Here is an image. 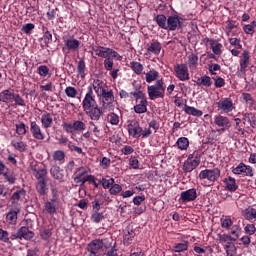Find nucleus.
<instances>
[{
    "mask_svg": "<svg viewBox=\"0 0 256 256\" xmlns=\"http://www.w3.org/2000/svg\"><path fill=\"white\" fill-rule=\"evenodd\" d=\"M82 109L91 121H99L103 115V110L99 108L97 100H95V96L93 95V86L88 87V92L82 101Z\"/></svg>",
    "mask_w": 256,
    "mask_h": 256,
    "instance_id": "f257e3e1",
    "label": "nucleus"
},
{
    "mask_svg": "<svg viewBox=\"0 0 256 256\" xmlns=\"http://www.w3.org/2000/svg\"><path fill=\"white\" fill-rule=\"evenodd\" d=\"M103 247L104 249H109V247H111V242H109V239L104 238L92 240L87 246L88 256L103 255L101 254Z\"/></svg>",
    "mask_w": 256,
    "mask_h": 256,
    "instance_id": "f03ea898",
    "label": "nucleus"
},
{
    "mask_svg": "<svg viewBox=\"0 0 256 256\" xmlns=\"http://www.w3.org/2000/svg\"><path fill=\"white\" fill-rule=\"evenodd\" d=\"M25 223L27 226H22L17 232L11 234L10 239L12 241H15V239H26V241H30V239L35 237V233L29 230V228L33 227V220L26 219Z\"/></svg>",
    "mask_w": 256,
    "mask_h": 256,
    "instance_id": "7ed1b4c3",
    "label": "nucleus"
},
{
    "mask_svg": "<svg viewBox=\"0 0 256 256\" xmlns=\"http://www.w3.org/2000/svg\"><path fill=\"white\" fill-rule=\"evenodd\" d=\"M147 90L151 101L165 97V83L162 80H157L155 85L148 86Z\"/></svg>",
    "mask_w": 256,
    "mask_h": 256,
    "instance_id": "20e7f679",
    "label": "nucleus"
},
{
    "mask_svg": "<svg viewBox=\"0 0 256 256\" xmlns=\"http://www.w3.org/2000/svg\"><path fill=\"white\" fill-rule=\"evenodd\" d=\"M221 177V170L219 168L205 169L199 173L198 178L200 181H208L209 183H215Z\"/></svg>",
    "mask_w": 256,
    "mask_h": 256,
    "instance_id": "39448f33",
    "label": "nucleus"
},
{
    "mask_svg": "<svg viewBox=\"0 0 256 256\" xmlns=\"http://www.w3.org/2000/svg\"><path fill=\"white\" fill-rule=\"evenodd\" d=\"M174 73L179 81H189V67L187 64H177L174 66Z\"/></svg>",
    "mask_w": 256,
    "mask_h": 256,
    "instance_id": "423d86ee",
    "label": "nucleus"
},
{
    "mask_svg": "<svg viewBox=\"0 0 256 256\" xmlns=\"http://www.w3.org/2000/svg\"><path fill=\"white\" fill-rule=\"evenodd\" d=\"M182 20L183 18L178 15L168 16L166 30L177 31V29H183V23H181Z\"/></svg>",
    "mask_w": 256,
    "mask_h": 256,
    "instance_id": "0eeeda50",
    "label": "nucleus"
},
{
    "mask_svg": "<svg viewBox=\"0 0 256 256\" xmlns=\"http://www.w3.org/2000/svg\"><path fill=\"white\" fill-rule=\"evenodd\" d=\"M214 125H216V127H219L218 132H225L226 129H229V127H231V121L227 116L218 114L214 116Z\"/></svg>",
    "mask_w": 256,
    "mask_h": 256,
    "instance_id": "6e6552de",
    "label": "nucleus"
},
{
    "mask_svg": "<svg viewBox=\"0 0 256 256\" xmlns=\"http://www.w3.org/2000/svg\"><path fill=\"white\" fill-rule=\"evenodd\" d=\"M217 108L221 113H231L235 109V105H233L231 98H222L217 102Z\"/></svg>",
    "mask_w": 256,
    "mask_h": 256,
    "instance_id": "1a4fd4ad",
    "label": "nucleus"
},
{
    "mask_svg": "<svg viewBox=\"0 0 256 256\" xmlns=\"http://www.w3.org/2000/svg\"><path fill=\"white\" fill-rule=\"evenodd\" d=\"M128 133L134 139H139V137H141V133H143V128L139 125L137 120H131L128 124Z\"/></svg>",
    "mask_w": 256,
    "mask_h": 256,
    "instance_id": "9d476101",
    "label": "nucleus"
},
{
    "mask_svg": "<svg viewBox=\"0 0 256 256\" xmlns=\"http://www.w3.org/2000/svg\"><path fill=\"white\" fill-rule=\"evenodd\" d=\"M63 42L68 51H79L81 41L75 39L73 36H63Z\"/></svg>",
    "mask_w": 256,
    "mask_h": 256,
    "instance_id": "9b49d317",
    "label": "nucleus"
},
{
    "mask_svg": "<svg viewBox=\"0 0 256 256\" xmlns=\"http://www.w3.org/2000/svg\"><path fill=\"white\" fill-rule=\"evenodd\" d=\"M232 173H234V175L253 177V168L251 166L245 165V163L242 162L236 168H233Z\"/></svg>",
    "mask_w": 256,
    "mask_h": 256,
    "instance_id": "f8f14e48",
    "label": "nucleus"
},
{
    "mask_svg": "<svg viewBox=\"0 0 256 256\" xmlns=\"http://www.w3.org/2000/svg\"><path fill=\"white\" fill-rule=\"evenodd\" d=\"M195 199H197V189L195 188L188 189L180 194V201H183V203H189L195 201Z\"/></svg>",
    "mask_w": 256,
    "mask_h": 256,
    "instance_id": "ddd939ff",
    "label": "nucleus"
},
{
    "mask_svg": "<svg viewBox=\"0 0 256 256\" xmlns=\"http://www.w3.org/2000/svg\"><path fill=\"white\" fill-rule=\"evenodd\" d=\"M30 132L32 133V137L38 141H43V139H45V135L41 131V126L35 121L30 122Z\"/></svg>",
    "mask_w": 256,
    "mask_h": 256,
    "instance_id": "4468645a",
    "label": "nucleus"
},
{
    "mask_svg": "<svg viewBox=\"0 0 256 256\" xmlns=\"http://www.w3.org/2000/svg\"><path fill=\"white\" fill-rule=\"evenodd\" d=\"M191 157H193V155H189L188 159L183 164V171H185V173H191V171L199 167V160H193Z\"/></svg>",
    "mask_w": 256,
    "mask_h": 256,
    "instance_id": "2eb2a0df",
    "label": "nucleus"
},
{
    "mask_svg": "<svg viewBox=\"0 0 256 256\" xmlns=\"http://www.w3.org/2000/svg\"><path fill=\"white\" fill-rule=\"evenodd\" d=\"M249 61H251V55L248 50H244L240 56V71L243 72L249 67Z\"/></svg>",
    "mask_w": 256,
    "mask_h": 256,
    "instance_id": "dca6fc26",
    "label": "nucleus"
},
{
    "mask_svg": "<svg viewBox=\"0 0 256 256\" xmlns=\"http://www.w3.org/2000/svg\"><path fill=\"white\" fill-rule=\"evenodd\" d=\"M25 195H27V191H25V189L23 188L15 191L10 198L12 205H14V207H17V205H19V202L21 201V199H23V197H25Z\"/></svg>",
    "mask_w": 256,
    "mask_h": 256,
    "instance_id": "f3484780",
    "label": "nucleus"
},
{
    "mask_svg": "<svg viewBox=\"0 0 256 256\" xmlns=\"http://www.w3.org/2000/svg\"><path fill=\"white\" fill-rule=\"evenodd\" d=\"M98 97H102L103 107H105V105H111V103H113V101H115V96L113 95V90H109V91L102 90V93Z\"/></svg>",
    "mask_w": 256,
    "mask_h": 256,
    "instance_id": "a211bd4d",
    "label": "nucleus"
},
{
    "mask_svg": "<svg viewBox=\"0 0 256 256\" xmlns=\"http://www.w3.org/2000/svg\"><path fill=\"white\" fill-rule=\"evenodd\" d=\"M50 175L53 177V179H56V181H59L60 183H63V170L61 167L54 165L50 169Z\"/></svg>",
    "mask_w": 256,
    "mask_h": 256,
    "instance_id": "6ab92c4d",
    "label": "nucleus"
},
{
    "mask_svg": "<svg viewBox=\"0 0 256 256\" xmlns=\"http://www.w3.org/2000/svg\"><path fill=\"white\" fill-rule=\"evenodd\" d=\"M20 209L16 208L14 210H10L7 214H6V221L7 223H9V225H15V223H17V217L20 213Z\"/></svg>",
    "mask_w": 256,
    "mask_h": 256,
    "instance_id": "aec40b11",
    "label": "nucleus"
},
{
    "mask_svg": "<svg viewBox=\"0 0 256 256\" xmlns=\"http://www.w3.org/2000/svg\"><path fill=\"white\" fill-rule=\"evenodd\" d=\"M147 105H149V102H147V100H138V102H136V105L134 106L135 113L139 115L147 113Z\"/></svg>",
    "mask_w": 256,
    "mask_h": 256,
    "instance_id": "412c9836",
    "label": "nucleus"
},
{
    "mask_svg": "<svg viewBox=\"0 0 256 256\" xmlns=\"http://www.w3.org/2000/svg\"><path fill=\"white\" fill-rule=\"evenodd\" d=\"M92 51L96 53L97 57H102L106 59L109 57V48L103 46H92Z\"/></svg>",
    "mask_w": 256,
    "mask_h": 256,
    "instance_id": "4be33fe9",
    "label": "nucleus"
},
{
    "mask_svg": "<svg viewBox=\"0 0 256 256\" xmlns=\"http://www.w3.org/2000/svg\"><path fill=\"white\" fill-rule=\"evenodd\" d=\"M187 249H189V241L187 240L176 243L172 247V251H174V253H183L184 251H187Z\"/></svg>",
    "mask_w": 256,
    "mask_h": 256,
    "instance_id": "5701e85b",
    "label": "nucleus"
},
{
    "mask_svg": "<svg viewBox=\"0 0 256 256\" xmlns=\"http://www.w3.org/2000/svg\"><path fill=\"white\" fill-rule=\"evenodd\" d=\"M242 215L246 221H253L256 219V209L248 207L242 212Z\"/></svg>",
    "mask_w": 256,
    "mask_h": 256,
    "instance_id": "b1692460",
    "label": "nucleus"
},
{
    "mask_svg": "<svg viewBox=\"0 0 256 256\" xmlns=\"http://www.w3.org/2000/svg\"><path fill=\"white\" fill-rule=\"evenodd\" d=\"M184 111L187 115H192L193 117H202L203 116V111L193 107V106H188L185 104Z\"/></svg>",
    "mask_w": 256,
    "mask_h": 256,
    "instance_id": "393cba45",
    "label": "nucleus"
},
{
    "mask_svg": "<svg viewBox=\"0 0 256 256\" xmlns=\"http://www.w3.org/2000/svg\"><path fill=\"white\" fill-rule=\"evenodd\" d=\"M41 123H42V127H44V129H49V127H51V125H53V117L51 116V113L43 114L41 117Z\"/></svg>",
    "mask_w": 256,
    "mask_h": 256,
    "instance_id": "a878e982",
    "label": "nucleus"
},
{
    "mask_svg": "<svg viewBox=\"0 0 256 256\" xmlns=\"http://www.w3.org/2000/svg\"><path fill=\"white\" fill-rule=\"evenodd\" d=\"M154 21H156L158 27H160V29H165L167 30V16L163 15V14H158L155 18Z\"/></svg>",
    "mask_w": 256,
    "mask_h": 256,
    "instance_id": "bb28decb",
    "label": "nucleus"
},
{
    "mask_svg": "<svg viewBox=\"0 0 256 256\" xmlns=\"http://www.w3.org/2000/svg\"><path fill=\"white\" fill-rule=\"evenodd\" d=\"M36 190L39 195H47V180H38Z\"/></svg>",
    "mask_w": 256,
    "mask_h": 256,
    "instance_id": "cd10ccee",
    "label": "nucleus"
},
{
    "mask_svg": "<svg viewBox=\"0 0 256 256\" xmlns=\"http://www.w3.org/2000/svg\"><path fill=\"white\" fill-rule=\"evenodd\" d=\"M196 84L199 85V87H201V85H203V87H211L213 81H211V77L204 75L197 79Z\"/></svg>",
    "mask_w": 256,
    "mask_h": 256,
    "instance_id": "c85d7f7f",
    "label": "nucleus"
},
{
    "mask_svg": "<svg viewBox=\"0 0 256 256\" xmlns=\"http://www.w3.org/2000/svg\"><path fill=\"white\" fill-rule=\"evenodd\" d=\"M34 171H36L35 178L37 181H47V168H38Z\"/></svg>",
    "mask_w": 256,
    "mask_h": 256,
    "instance_id": "c756f323",
    "label": "nucleus"
},
{
    "mask_svg": "<svg viewBox=\"0 0 256 256\" xmlns=\"http://www.w3.org/2000/svg\"><path fill=\"white\" fill-rule=\"evenodd\" d=\"M147 53H154V55H159L161 53V43L154 41L147 48Z\"/></svg>",
    "mask_w": 256,
    "mask_h": 256,
    "instance_id": "7c9ffc66",
    "label": "nucleus"
},
{
    "mask_svg": "<svg viewBox=\"0 0 256 256\" xmlns=\"http://www.w3.org/2000/svg\"><path fill=\"white\" fill-rule=\"evenodd\" d=\"M14 95L15 93L11 92V90H4L0 93V101L2 103H7L8 101H11V99H13Z\"/></svg>",
    "mask_w": 256,
    "mask_h": 256,
    "instance_id": "2f4dec72",
    "label": "nucleus"
},
{
    "mask_svg": "<svg viewBox=\"0 0 256 256\" xmlns=\"http://www.w3.org/2000/svg\"><path fill=\"white\" fill-rule=\"evenodd\" d=\"M2 175L4 177L5 183H8V185H15L17 181V176L14 173L6 171Z\"/></svg>",
    "mask_w": 256,
    "mask_h": 256,
    "instance_id": "473e14b6",
    "label": "nucleus"
},
{
    "mask_svg": "<svg viewBox=\"0 0 256 256\" xmlns=\"http://www.w3.org/2000/svg\"><path fill=\"white\" fill-rule=\"evenodd\" d=\"M176 144L178 145V149H180V151H187L189 148V139L187 137H180Z\"/></svg>",
    "mask_w": 256,
    "mask_h": 256,
    "instance_id": "72a5a7b5",
    "label": "nucleus"
},
{
    "mask_svg": "<svg viewBox=\"0 0 256 256\" xmlns=\"http://www.w3.org/2000/svg\"><path fill=\"white\" fill-rule=\"evenodd\" d=\"M103 85H105V83H103V81L99 79L94 80L93 82V89L95 93L98 95V97L103 93V91H105V88H103Z\"/></svg>",
    "mask_w": 256,
    "mask_h": 256,
    "instance_id": "f704fd0d",
    "label": "nucleus"
},
{
    "mask_svg": "<svg viewBox=\"0 0 256 256\" xmlns=\"http://www.w3.org/2000/svg\"><path fill=\"white\" fill-rule=\"evenodd\" d=\"M224 249L227 256H237V247L232 242H227Z\"/></svg>",
    "mask_w": 256,
    "mask_h": 256,
    "instance_id": "c9c22d12",
    "label": "nucleus"
},
{
    "mask_svg": "<svg viewBox=\"0 0 256 256\" xmlns=\"http://www.w3.org/2000/svg\"><path fill=\"white\" fill-rule=\"evenodd\" d=\"M199 63V57L197 54H190L188 56V67L189 69H197V64Z\"/></svg>",
    "mask_w": 256,
    "mask_h": 256,
    "instance_id": "e433bc0d",
    "label": "nucleus"
},
{
    "mask_svg": "<svg viewBox=\"0 0 256 256\" xmlns=\"http://www.w3.org/2000/svg\"><path fill=\"white\" fill-rule=\"evenodd\" d=\"M159 77V72L157 70H150L146 73V83H153V81H157Z\"/></svg>",
    "mask_w": 256,
    "mask_h": 256,
    "instance_id": "4c0bfd02",
    "label": "nucleus"
},
{
    "mask_svg": "<svg viewBox=\"0 0 256 256\" xmlns=\"http://www.w3.org/2000/svg\"><path fill=\"white\" fill-rule=\"evenodd\" d=\"M130 68L132 71H134V73H136V75H141V73H143V64L139 62H130Z\"/></svg>",
    "mask_w": 256,
    "mask_h": 256,
    "instance_id": "58836bf2",
    "label": "nucleus"
},
{
    "mask_svg": "<svg viewBox=\"0 0 256 256\" xmlns=\"http://www.w3.org/2000/svg\"><path fill=\"white\" fill-rule=\"evenodd\" d=\"M226 187L228 191H237L239 186H237V182H235V178L228 177L226 179Z\"/></svg>",
    "mask_w": 256,
    "mask_h": 256,
    "instance_id": "ea45409f",
    "label": "nucleus"
},
{
    "mask_svg": "<svg viewBox=\"0 0 256 256\" xmlns=\"http://www.w3.org/2000/svg\"><path fill=\"white\" fill-rule=\"evenodd\" d=\"M133 239H135V232H133V230H128L124 235V245L129 247V245L133 243Z\"/></svg>",
    "mask_w": 256,
    "mask_h": 256,
    "instance_id": "a19ab883",
    "label": "nucleus"
},
{
    "mask_svg": "<svg viewBox=\"0 0 256 256\" xmlns=\"http://www.w3.org/2000/svg\"><path fill=\"white\" fill-rule=\"evenodd\" d=\"M11 145H12L17 151H20V152L27 151V144L24 143L23 141L17 142V141H15V140H12Z\"/></svg>",
    "mask_w": 256,
    "mask_h": 256,
    "instance_id": "79ce46f5",
    "label": "nucleus"
},
{
    "mask_svg": "<svg viewBox=\"0 0 256 256\" xmlns=\"http://www.w3.org/2000/svg\"><path fill=\"white\" fill-rule=\"evenodd\" d=\"M57 209H59V206L56 204H53L51 202L45 203V211L49 213V215H54V213H57Z\"/></svg>",
    "mask_w": 256,
    "mask_h": 256,
    "instance_id": "37998d69",
    "label": "nucleus"
},
{
    "mask_svg": "<svg viewBox=\"0 0 256 256\" xmlns=\"http://www.w3.org/2000/svg\"><path fill=\"white\" fill-rule=\"evenodd\" d=\"M130 95H133L135 98L136 103H139V101L147 100V97H145V93L141 90H135L134 92H131Z\"/></svg>",
    "mask_w": 256,
    "mask_h": 256,
    "instance_id": "c03bdc74",
    "label": "nucleus"
},
{
    "mask_svg": "<svg viewBox=\"0 0 256 256\" xmlns=\"http://www.w3.org/2000/svg\"><path fill=\"white\" fill-rule=\"evenodd\" d=\"M65 93L67 97H70L71 99H75V97H77L79 92L77 91V89H75V87L68 86L65 89Z\"/></svg>",
    "mask_w": 256,
    "mask_h": 256,
    "instance_id": "a18cd8bd",
    "label": "nucleus"
},
{
    "mask_svg": "<svg viewBox=\"0 0 256 256\" xmlns=\"http://www.w3.org/2000/svg\"><path fill=\"white\" fill-rule=\"evenodd\" d=\"M100 183H102V187H103L104 189H109V188H111V186L115 183V179H114V178H109V179H107V178H102V179L100 180Z\"/></svg>",
    "mask_w": 256,
    "mask_h": 256,
    "instance_id": "49530a36",
    "label": "nucleus"
},
{
    "mask_svg": "<svg viewBox=\"0 0 256 256\" xmlns=\"http://www.w3.org/2000/svg\"><path fill=\"white\" fill-rule=\"evenodd\" d=\"M11 236L9 237V232L0 228V241L3 243H11Z\"/></svg>",
    "mask_w": 256,
    "mask_h": 256,
    "instance_id": "de8ad7c7",
    "label": "nucleus"
},
{
    "mask_svg": "<svg viewBox=\"0 0 256 256\" xmlns=\"http://www.w3.org/2000/svg\"><path fill=\"white\" fill-rule=\"evenodd\" d=\"M244 121H247L251 125V127H255V114L253 113H245L243 115Z\"/></svg>",
    "mask_w": 256,
    "mask_h": 256,
    "instance_id": "09e8293b",
    "label": "nucleus"
},
{
    "mask_svg": "<svg viewBox=\"0 0 256 256\" xmlns=\"http://www.w3.org/2000/svg\"><path fill=\"white\" fill-rule=\"evenodd\" d=\"M101 256H119L117 253V246L112 245L109 247V250H106Z\"/></svg>",
    "mask_w": 256,
    "mask_h": 256,
    "instance_id": "8fccbe9b",
    "label": "nucleus"
},
{
    "mask_svg": "<svg viewBox=\"0 0 256 256\" xmlns=\"http://www.w3.org/2000/svg\"><path fill=\"white\" fill-rule=\"evenodd\" d=\"M54 161H65V152L62 150H56L53 153Z\"/></svg>",
    "mask_w": 256,
    "mask_h": 256,
    "instance_id": "3c124183",
    "label": "nucleus"
},
{
    "mask_svg": "<svg viewBox=\"0 0 256 256\" xmlns=\"http://www.w3.org/2000/svg\"><path fill=\"white\" fill-rule=\"evenodd\" d=\"M91 219L93 221V223H101V221H103V219H105V216L103 215V213H99L97 211L93 212Z\"/></svg>",
    "mask_w": 256,
    "mask_h": 256,
    "instance_id": "603ef678",
    "label": "nucleus"
},
{
    "mask_svg": "<svg viewBox=\"0 0 256 256\" xmlns=\"http://www.w3.org/2000/svg\"><path fill=\"white\" fill-rule=\"evenodd\" d=\"M74 131H85V122L75 120L73 123Z\"/></svg>",
    "mask_w": 256,
    "mask_h": 256,
    "instance_id": "864d4df0",
    "label": "nucleus"
},
{
    "mask_svg": "<svg viewBox=\"0 0 256 256\" xmlns=\"http://www.w3.org/2000/svg\"><path fill=\"white\" fill-rule=\"evenodd\" d=\"M16 133L17 135H25V133H27V126L25 125V123H20V124H16Z\"/></svg>",
    "mask_w": 256,
    "mask_h": 256,
    "instance_id": "5fc2aeb1",
    "label": "nucleus"
},
{
    "mask_svg": "<svg viewBox=\"0 0 256 256\" xmlns=\"http://www.w3.org/2000/svg\"><path fill=\"white\" fill-rule=\"evenodd\" d=\"M120 191H123V187H121V185L115 184V183L109 189L110 195H119Z\"/></svg>",
    "mask_w": 256,
    "mask_h": 256,
    "instance_id": "6e6d98bb",
    "label": "nucleus"
},
{
    "mask_svg": "<svg viewBox=\"0 0 256 256\" xmlns=\"http://www.w3.org/2000/svg\"><path fill=\"white\" fill-rule=\"evenodd\" d=\"M35 29V24L33 23H27L24 24L21 28L22 33H25L26 35H29Z\"/></svg>",
    "mask_w": 256,
    "mask_h": 256,
    "instance_id": "4d7b16f0",
    "label": "nucleus"
},
{
    "mask_svg": "<svg viewBox=\"0 0 256 256\" xmlns=\"http://www.w3.org/2000/svg\"><path fill=\"white\" fill-rule=\"evenodd\" d=\"M113 58L111 57H106L104 60V68L106 71H112L113 70Z\"/></svg>",
    "mask_w": 256,
    "mask_h": 256,
    "instance_id": "13d9d810",
    "label": "nucleus"
},
{
    "mask_svg": "<svg viewBox=\"0 0 256 256\" xmlns=\"http://www.w3.org/2000/svg\"><path fill=\"white\" fill-rule=\"evenodd\" d=\"M108 57H112L114 59H116L117 61H122L123 60V56H121L117 51L109 48L108 50Z\"/></svg>",
    "mask_w": 256,
    "mask_h": 256,
    "instance_id": "bf43d9fd",
    "label": "nucleus"
},
{
    "mask_svg": "<svg viewBox=\"0 0 256 256\" xmlns=\"http://www.w3.org/2000/svg\"><path fill=\"white\" fill-rule=\"evenodd\" d=\"M12 99L14 100L16 105H19V107H25V100L22 99L21 95L14 93V96Z\"/></svg>",
    "mask_w": 256,
    "mask_h": 256,
    "instance_id": "052dcab7",
    "label": "nucleus"
},
{
    "mask_svg": "<svg viewBox=\"0 0 256 256\" xmlns=\"http://www.w3.org/2000/svg\"><path fill=\"white\" fill-rule=\"evenodd\" d=\"M230 45L236 47V49H243V45H241V39L239 38H229Z\"/></svg>",
    "mask_w": 256,
    "mask_h": 256,
    "instance_id": "680f3d73",
    "label": "nucleus"
},
{
    "mask_svg": "<svg viewBox=\"0 0 256 256\" xmlns=\"http://www.w3.org/2000/svg\"><path fill=\"white\" fill-rule=\"evenodd\" d=\"M219 239L220 241H222L223 243H231L230 241H237V238H233L230 235L227 234H219Z\"/></svg>",
    "mask_w": 256,
    "mask_h": 256,
    "instance_id": "e2e57ef3",
    "label": "nucleus"
},
{
    "mask_svg": "<svg viewBox=\"0 0 256 256\" xmlns=\"http://www.w3.org/2000/svg\"><path fill=\"white\" fill-rule=\"evenodd\" d=\"M38 74L40 77H47L49 75V67L42 65L38 67Z\"/></svg>",
    "mask_w": 256,
    "mask_h": 256,
    "instance_id": "0e129e2a",
    "label": "nucleus"
},
{
    "mask_svg": "<svg viewBox=\"0 0 256 256\" xmlns=\"http://www.w3.org/2000/svg\"><path fill=\"white\" fill-rule=\"evenodd\" d=\"M77 72L79 75H85V60L80 59L77 66Z\"/></svg>",
    "mask_w": 256,
    "mask_h": 256,
    "instance_id": "69168bd1",
    "label": "nucleus"
},
{
    "mask_svg": "<svg viewBox=\"0 0 256 256\" xmlns=\"http://www.w3.org/2000/svg\"><path fill=\"white\" fill-rule=\"evenodd\" d=\"M109 122L111 125H119V116L115 113H111L108 115Z\"/></svg>",
    "mask_w": 256,
    "mask_h": 256,
    "instance_id": "338daca9",
    "label": "nucleus"
},
{
    "mask_svg": "<svg viewBox=\"0 0 256 256\" xmlns=\"http://www.w3.org/2000/svg\"><path fill=\"white\" fill-rule=\"evenodd\" d=\"M245 233H247V235H255L256 232V228H255V224H247L244 228Z\"/></svg>",
    "mask_w": 256,
    "mask_h": 256,
    "instance_id": "774afa93",
    "label": "nucleus"
}]
</instances>
